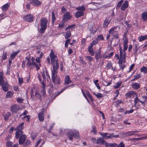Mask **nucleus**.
<instances>
[{
    "label": "nucleus",
    "mask_w": 147,
    "mask_h": 147,
    "mask_svg": "<svg viewBox=\"0 0 147 147\" xmlns=\"http://www.w3.org/2000/svg\"><path fill=\"white\" fill-rule=\"evenodd\" d=\"M59 68L53 69L51 71V78L54 86L56 87L57 85L60 84L61 82V78L57 76V71Z\"/></svg>",
    "instance_id": "nucleus-1"
},
{
    "label": "nucleus",
    "mask_w": 147,
    "mask_h": 147,
    "mask_svg": "<svg viewBox=\"0 0 147 147\" xmlns=\"http://www.w3.org/2000/svg\"><path fill=\"white\" fill-rule=\"evenodd\" d=\"M49 55L53 69L59 68V63L58 57L55 54L53 50H52Z\"/></svg>",
    "instance_id": "nucleus-2"
},
{
    "label": "nucleus",
    "mask_w": 147,
    "mask_h": 147,
    "mask_svg": "<svg viewBox=\"0 0 147 147\" xmlns=\"http://www.w3.org/2000/svg\"><path fill=\"white\" fill-rule=\"evenodd\" d=\"M48 22L47 18L46 17H43L40 19V28L39 30V32L40 33L43 34L45 32L47 27Z\"/></svg>",
    "instance_id": "nucleus-3"
},
{
    "label": "nucleus",
    "mask_w": 147,
    "mask_h": 147,
    "mask_svg": "<svg viewBox=\"0 0 147 147\" xmlns=\"http://www.w3.org/2000/svg\"><path fill=\"white\" fill-rule=\"evenodd\" d=\"M24 123L22 122L18 125L15 129V130L17 131L15 134V137L17 139H18L20 136L23 133L22 130L24 129Z\"/></svg>",
    "instance_id": "nucleus-4"
},
{
    "label": "nucleus",
    "mask_w": 147,
    "mask_h": 147,
    "mask_svg": "<svg viewBox=\"0 0 147 147\" xmlns=\"http://www.w3.org/2000/svg\"><path fill=\"white\" fill-rule=\"evenodd\" d=\"M67 136L70 140L72 141L73 138H76L79 136V132L76 130L69 131L67 133Z\"/></svg>",
    "instance_id": "nucleus-5"
},
{
    "label": "nucleus",
    "mask_w": 147,
    "mask_h": 147,
    "mask_svg": "<svg viewBox=\"0 0 147 147\" xmlns=\"http://www.w3.org/2000/svg\"><path fill=\"white\" fill-rule=\"evenodd\" d=\"M99 134L101 136H103L104 138L105 139L107 140L110 139H112L113 137L117 138L119 137L118 135L113 136L114 133L110 134L108 133H102L100 132Z\"/></svg>",
    "instance_id": "nucleus-6"
},
{
    "label": "nucleus",
    "mask_w": 147,
    "mask_h": 147,
    "mask_svg": "<svg viewBox=\"0 0 147 147\" xmlns=\"http://www.w3.org/2000/svg\"><path fill=\"white\" fill-rule=\"evenodd\" d=\"M117 28L116 26H114L111 28L109 31V33L111 36L118 39L119 38V34L118 31L115 30Z\"/></svg>",
    "instance_id": "nucleus-7"
},
{
    "label": "nucleus",
    "mask_w": 147,
    "mask_h": 147,
    "mask_svg": "<svg viewBox=\"0 0 147 147\" xmlns=\"http://www.w3.org/2000/svg\"><path fill=\"white\" fill-rule=\"evenodd\" d=\"M119 52H120V58L119 59V61H118V63L119 65L123 64V60H125V56L124 54H123V51L122 48L120 45H119Z\"/></svg>",
    "instance_id": "nucleus-8"
},
{
    "label": "nucleus",
    "mask_w": 147,
    "mask_h": 147,
    "mask_svg": "<svg viewBox=\"0 0 147 147\" xmlns=\"http://www.w3.org/2000/svg\"><path fill=\"white\" fill-rule=\"evenodd\" d=\"M23 19L27 22H31L33 21L34 17L32 14H29L24 16Z\"/></svg>",
    "instance_id": "nucleus-9"
},
{
    "label": "nucleus",
    "mask_w": 147,
    "mask_h": 147,
    "mask_svg": "<svg viewBox=\"0 0 147 147\" xmlns=\"http://www.w3.org/2000/svg\"><path fill=\"white\" fill-rule=\"evenodd\" d=\"M27 136L24 134H22L19 137L18 143L20 145H22L27 138Z\"/></svg>",
    "instance_id": "nucleus-10"
},
{
    "label": "nucleus",
    "mask_w": 147,
    "mask_h": 147,
    "mask_svg": "<svg viewBox=\"0 0 147 147\" xmlns=\"http://www.w3.org/2000/svg\"><path fill=\"white\" fill-rule=\"evenodd\" d=\"M72 17L69 12H65L63 15L62 21L67 22Z\"/></svg>",
    "instance_id": "nucleus-11"
},
{
    "label": "nucleus",
    "mask_w": 147,
    "mask_h": 147,
    "mask_svg": "<svg viewBox=\"0 0 147 147\" xmlns=\"http://www.w3.org/2000/svg\"><path fill=\"white\" fill-rule=\"evenodd\" d=\"M19 106L16 104L12 105L10 107L11 111L12 113H16L19 110Z\"/></svg>",
    "instance_id": "nucleus-12"
},
{
    "label": "nucleus",
    "mask_w": 147,
    "mask_h": 147,
    "mask_svg": "<svg viewBox=\"0 0 147 147\" xmlns=\"http://www.w3.org/2000/svg\"><path fill=\"white\" fill-rule=\"evenodd\" d=\"M29 3L34 6L37 7L41 5V2L38 0H30Z\"/></svg>",
    "instance_id": "nucleus-13"
},
{
    "label": "nucleus",
    "mask_w": 147,
    "mask_h": 147,
    "mask_svg": "<svg viewBox=\"0 0 147 147\" xmlns=\"http://www.w3.org/2000/svg\"><path fill=\"white\" fill-rule=\"evenodd\" d=\"M1 86L2 89L4 92L8 91L9 87V85L7 82H5V83L3 84L2 85H1Z\"/></svg>",
    "instance_id": "nucleus-14"
},
{
    "label": "nucleus",
    "mask_w": 147,
    "mask_h": 147,
    "mask_svg": "<svg viewBox=\"0 0 147 147\" xmlns=\"http://www.w3.org/2000/svg\"><path fill=\"white\" fill-rule=\"evenodd\" d=\"M95 56L96 61H98L99 59L102 58L100 49H99L98 51L95 53Z\"/></svg>",
    "instance_id": "nucleus-15"
},
{
    "label": "nucleus",
    "mask_w": 147,
    "mask_h": 147,
    "mask_svg": "<svg viewBox=\"0 0 147 147\" xmlns=\"http://www.w3.org/2000/svg\"><path fill=\"white\" fill-rule=\"evenodd\" d=\"M71 82L69 76L68 75H66L65 78L64 84L65 85H67L71 83Z\"/></svg>",
    "instance_id": "nucleus-16"
},
{
    "label": "nucleus",
    "mask_w": 147,
    "mask_h": 147,
    "mask_svg": "<svg viewBox=\"0 0 147 147\" xmlns=\"http://www.w3.org/2000/svg\"><path fill=\"white\" fill-rule=\"evenodd\" d=\"M102 137H100L97 138V144H100L101 145H104L106 141L105 140V138H104L103 136H102Z\"/></svg>",
    "instance_id": "nucleus-17"
},
{
    "label": "nucleus",
    "mask_w": 147,
    "mask_h": 147,
    "mask_svg": "<svg viewBox=\"0 0 147 147\" xmlns=\"http://www.w3.org/2000/svg\"><path fill=\"white\" fill-rule=\"evenodd\" d=\"M109 17H106L104 22H103V27L105 28H106L108 27V25L110 23L111 20H109Z\"/></svg>",
    "instance_id": "nucleus-18"
},
{
    "label": "nucleus",
    "mask_w": 147,
    "mask_h": 147,
    "mask_svg": "<svg viewBox=\"0 0 147 147\" xmlns=\"http://www.w3.org/2000/svg\"><path fill=\"white\" fill-rule=\"evenodd\" d=\"M136 94V93L134 91H131L126 94V98H128L131 97L132 96H134Z\"/></svg>",
    "instance_id": "nucleus-19"
},
{
    "label": "nucleus",
    "mask_w": 147,
    "mask_h": 147,
    "mask_svg": "<svg viewBox=\"0 0 147 147\" xmlns=\"http://www.w3.org/2000/svg\"><path fill=\"white\" fill-rule=\"evenodd\" d=\"M129 6V3L127 1H125L121 7V9L122 11H124Z\"/></svg>",
    "instance_id": "nucleus-20"
},
{
    "label": "nucleus",
    "mask_w": 147,
    "mask_h": 147,
    "mask_svg": "<svg viewBox=\"0 0 147 147\" xmlns=\"http://www.w3.org/2000/svg\"><path fill=\"white\" fill-rule=\"evenodd\" d=\"M93 46L90 45L87 48L88 51L92 56H94V52L93 51Z\"/></svg>",
    "instance_id": "nucleus-21"
},
{
    "label": "nucleus",
    "mask_w": 147,
    "mask_h": 147,
    "mask_svg": "<svg viewBox=\"0 0 147 147\" xmlns=\"http://www.w3.org/2000/svg\"><path fill=\"white\" fill-rule=\"evenodd\" d=\"M38 117L40 122L43 121L44 119V113L42 112L39 113L38 114Z\"/></svg>",
    "instance_id": "nucleus-22"
},
{
    "label": "nucleus",
    "mask_w": 147,
    "mask_h": 147,
    "mask_svg": "<svg viewBox=\"0 0 147 147\" xmlns=\"http://www.w3.org/2000/svg\"><path fill=\"white\" fill-rule=\"evenodd\" d=\"M84 12L83 11H77L75 13V16L77 18L84 16Z\"/></svg>",
    "instance_id": "nucleus-23"
},
{
    "label": "nucleus",
    "mask_w": 147,
    "mask_h": 147,
    "mask_svg": "<svg viewBox=\"0 0 147 147\" xmlns=\"http://www.w3.org/2000/svg\"><path fill=\"white\" fill-rule=\"evenodd\" d=\"M3 72H0V86L2 85L3 84L5 83L4 82V80L3 77Z\"/></svg>",
    "instance_id": "nucleus-24"
},
{
    "label": "nucleus",
    "mask_w": 147,
    "mask_h": 147,
    "mask_svg": "<svg viewBox=\"0 0 147 147\" xmlns=\"http://www.w3.org/2000/svg\"><path fill=\"white\" fill-rule=\"evenodd\" d=\"M20 52V50H18L16 52H12L10 55V57L11 60L14 59L16 56L17 55L18 53Z\"/></svg>",
    "instance_id": "nucleus-25"
},
{
    "label": "nucleus",
    "mask_w": 147,
    "mask_h": 147,
    "mask_svg": "<svg viewBox=\"0 0 147 147\" xmlns=\"http://www.w3.org/2000/svg\"><path fill=\"white\" fill-rule=\"evenodd\" d=\"M132 87L135 89H138L140 88V84L137 82H135L131 84Z\"/></svg>",
    "instance_id": "nucleus-26"
},
{
    "label": "nucleus",
    "mask_w": 147,
    "mask_h": 147,
    "mask_svg": "<svg viewBox=\"0 0 147 147\" xmlns=\"http://www.w3.org/2000/svg\"><path fill=\"white\" fill-rule=\"evenodd\" d=\"M31 142L29 140H27L22 144V146L23 147H28L30 145Z\"/></svg>",
    "instance_id": "nucleus-27"
},
{
    "label": "nucleus",
    "mask_w": 147,
    "mask_h": 147,
    "mask_svg": "<svg viewBox=\"0 0 147 147\" xmlns=\"http://www.w3.org/2000/svg\"><path fill=\"white\" fill-rule=\"evenodd\" d=\"M142 18L144 21L145 22L147 20V11L143 12L141 15Z\"/></svg>",
    "instance_id": "nucleus-28"
},
{
    "label": "nucleus",
    "mask_w": 147,
    "mask_h": 147,
    "mask_svg": "<svg viewBox=\"0 0 147 147\" xmlns=\"http://www.w3.org/2000/svg\"><path fill=\"white\" fill-rule=\"evenodd\" d=\"M76 25L73 24L70 26H68L65 28V30H70L71 31H72L75 28Z\"/></svg>",
    "instance_id": "nucleus-29"
},
{
    "label": "nucleus",
    "mask_w": 147,
    "mask_h": 147,
    "mask_svg": "<svg viewBox=\"0 0 147 147\" xmlns=\"http://www.w3.org/2000/svg\"><path fill=\"white\" fill-rule=\"evenodd\" d=\"M35 95L36 97L39 99L40 102H41L42 99V96L40 94L38 91H36L35 92Z\"/></svg>",
    "instance_id": "nucleus-30"
},
{
    "label": "nucleus",
    "mask_w": 147,
    "mask_h": 147,
    "mask_svg": "<svg viewBox=\"0 0 147 147\" xmlns=\"http://www.w3.org/2000/svg\"><path fill=\"white\" fill-rule=\"evenodd\" d=\"M138 39L140 42H141L146 39H147V35L139 36L138 37Z\"/></svg>",
    "instance_id": "nucleus-31"
},
{
    "label": "nucleus",
    "mask_w": 147,
    "mask_h": 147,
    "mask_svg": "<svg viewBox=\"0 0 147 147\" xmlns=\"http://www.w3.org/2000/svg\"><path fill=\"white\" fill-rule=\"evenodd\" d=\"M76 9L80 11L84 12L86 10V8L84 5H82L81 6H79L76 8Z\"/></svg>",
    "instance_id": "nucleus-32"
},
{
    "label": "nucleus",
    "mask_w": 147,
    "mask_h": 147,
    "mask_svg": "<svg viewBox=\"0 0 147 147\" xmlns=\"http://www.w3.org/2000/svg\"><path fill=\"white\" fill-rule=\"evenodd\" d=\"M1 58L0 59L1 61H3V60H5L7 59V53L6 52H3L2 56L1 57Z\"/></svg>",
    "instance_id": "nucleus-33"
},
{
    "label": "nucleus",
    "mask_w": 147,
    "mask_h": 147,
    "mask_svg": "<svg viewBox=\"0 0 147 147\" xmlns=\"http://www.w3.org/2000/svg\"><path fill=\"white\" fill-rule=\"evenodd\" d=\"M41 93L42 95V98L45 99V97L46 96V90L45 88L44 87L43 88H42L41 90Z\"/></svg>",
    "instance_id": "nucleus-34"
},
{
    "label": "nucleus",
    "mask_w": 147,
    "mask_h": 147,
    "mask_svg": "<svg viewBox=\"0 0 147 147\" xmlns=\"http://www.w3.org/2000/svg\"><path fill=\"white\" fill-rule=\"evenodd\" d=\"M5 97L7 98H11L13 95V93L11 91H8L7 92Z\"/></svg>",
    "instance_id": "nucleus-35"
},
{
    "label": "nucleus",
    "mask_w": 147,
    "mask_h": 147,
    "mask_svg": "<svg viewBox=\"0 0 147 147\" xmlns=\"http://www.w3.org/2000/svg\"><path fill=\"white\" fill-rule=\"evenodd\" d=\"M122 83V82L121 81H119L117 82L115 85L114 86V88L115 89H117L121 85Z\"/></svg>",
    "instance_id": "nucleus-36"
},
{
    "label": "nucleus",
    "mask_w": 147,
    "mask_h": 147,
    "mask_svg": "<svg viewBox=\"0 0 147 147\" xmlns=\"http://www.w3.org/2000/svg\"><path fill=\"white\" fill-rule=\"evenodd\" d=\"M138 50V46L137 45H135V47H134L133 49V51L134 53L135 56H136L137 54V52Z\"/></svg>",
    "instance_id": "nucleus-37"
},
{
    "label": "nucleus",
    "mask_w": 147,
    "mask_h": 147,
    "mask_svg": "<svg viewBox=\"0 0 147 147\" xmlns=\"http://www.w3.org/2000/svg\"><path fill=\"white\" fill-rule=\"evenodd\" d=\"M112 66L113 64L109 62L107 63L106 67L107 68V70L111 68L112 70H113V68Z\"/></svg>",
    "instance_id": "nucleus-38"
},
{
    "label": "nucleus",
    "mask_w": 147,
    "mask_h": 147,
    "mask_svg": "<svg viewBox=\"0 0 147 147\" xmlns=\"http://www.w3.org/2000/svg\"><path fill=\"white\" fill-rule=\"evenodd\" d=\"M36 65L35 64V62H32L30 60L28 61L26 64V66L28 67H29L31 66H33L34 65Z\"/></svg>",
    "instance_id": "nucleus-39"
},
{
    "label": "nucleus",
    "mask_w": 147,
    "mask_h": 147,
    "mask_svg": "<svg viewBox=\"0 0 147 147\" xmlns=\"http://www.w3.org/2000/svg\"><path fill=\"white\" fill-rule=\"evenodd\" d=\"M56 20V17L54 13V11H53L52 13V23L53 24H54Z\"/></svg>",
    "instance_id": "nucleus-40"
},
{
    "label": "nucleus",
    "mask_w": 147,
    "mask_h": 147,
    "mask_svg": "<svg viewBox=\"0 0 147 147\" xmlns=\"http://www.w3.org/2000/svg\"><path fill=\"white\" fill-rule=\"evenodd\" d=\"M96 39L97 40L98 42L99 41L104 40V38L102 34H100L97 36Z\"/></svg>",
    "instance_id": "nucleus-41"
},
{
    "label": "nucleus",
    "mask_w": 147,
    "mask_h": 147,
    "mask_svg": "<svg viewBox=\"0 0 147 147\" xmlns=\"http://www.w3.org/2000/svg\"><path fill=\"white\" fill-rule=\"evenodd\" d=\"M138 131H128L126 133V134L127 136H131L132 135H135V133L136 132H137Z\"/></svg>",
    "instance_id": "nucleus-42"
},
{
    "label": "nucleus",
    "mask_w": 147,
    "mask_h": 147,
    "mask_svg": "<svg viewBox=\"0 0 147 147\" xmlns=\"http://www.w3.org/2000/svg\"><path fill=\"white\" fill-rule=\"evenodd\" d=\"M140 100L137 97L134 98V102L135 106H139V105L138 102H140Z\"/></svg>",
    "instance_id": "nucleus-43"
},
{
    "label": "nucleus",
    "mask_w": 147,
    "mask_h": 147,
    "mask_svg": "<svg viewBox=\"0 0 147 147\" xmlns=\"http://www.w3.org/2000/svg\"><path fill=\"white\" fill-rule=\"evenodd\" d=\"M71 35V33L70 31H67L65 35V39H67L69 38Z\"/></svg>",
    "instance_id": "nucleus-44"
},
{
    "label": "nucleus",
    "mask_w": 147,
    "mask_h": 147,
    "mask_svg": "<svg viewBox=\"0 0 147 147\" xmlns=\"http://www.w3.org/2000/svg\"><path fill=\"white\" fill-rule=\"evenodd\" d=\"M11 116L10 113L9 112H7L6 114L4 116V119L5 121H7L9 117Z\"/></svg>",
    "instance_id": "nucleus-45"
},
{
    "label": "nucleus",
    "mask_w": 147,
    "mask_h": 147,
    "mask_svg": "<svg viewBox=\"0 0 147 147\" xmlns=\"http://www.w3.org/2000/svg\"><path fill=\"white\" fill-rule=\"evenodd\" d=\"M25 119H26V121H28L29 122L30 119V116L29 115H27L24 116L23 117H22V119L24 121L25 120Z\"/></svg>",
    "instance_id": "nucleus-46"
},
{
    "label": "nucleus",
    "mask_w": 147,
    "mask_h": 147,
    "mask_svg": "<svg viewBox=\"0 0 147 147\" xmlns=\"http://www.w3.org/2000/svg\"><path fill=\"white\" fill-rule=\"evenodd\" d=\"M92 93L96 96L97 98H101L103 96L102 94L100 92L98 93L97 94L95 93L94 92H93Z\"/></svg>",
    "instance_id": "nucleus-47"
},
{
    "label": "nucleus",
    "mask_w": 147,
    "mask_h": 147,
    "mask_svg": "<svg viewBox=\"0 0 147 147\" xmlns=\"http://www.w3.org/2000/svg\"><path fill=\"white\" fill-rule=\"evenodd\" d=\"M113 103L115 104V107H118L119 105L121 103H123V102L121 100H117L116 101L113 102Z\"/></svg>",
    "instance_id": "nucleus-48"
},
{
    "label": "nucleus",
    "mask_w": 147,
    "mask_h": 147,
    "mask_svg": "<svg viewBox=\"0 0 147 147\" xmlns=\"http://www.w3.org/2000/svg\"><path fill=\"white\" fill-rule=\"evenodd\" d=\"M140 71L141 72H143L144 74L147 73V67L144 66H143L140 69Z\"/></svg>",
    "instance_id": "nucleus-49"
},
{
    "label": "nucleus",
    "mask_w": 147,
    "mask_h": 147,
    "mask_svg": "<svg viewBox=\"0 0 147 147\" xmlns=\"http://www.w3.org/2000/svg\"><path fill=\"white\" fill-rule=\"evenodd\" d=\"M37 133L36 132H32L31 134V137L32 139L34 140L36 138Z\"/></svg>",
    "instance_id": "nucleus-50"
},
{
    "label": "nucleus",
    "mask_w": 147,
    "mask_h": 147,
    "mask_svg": "<svg viewBox=\"0 0 147 147\" xmlns=\"http://www.w3.org/2000/svg\"><path fill=\"white\" fill-rule=\"evenodd\" d=\"M13 143L11 141L8 140L6 142V147H12Z\"/></svg>",
    "instance_id": "nucleus-51"
},
{
    "label": "nucleus",
    "mask_w": 147,
    "mask_h": 147,
    "mask_svg": "<svg viewBox=\"0 0 147 147\" xmlns=\"http://www.w3.org/2000/svg\"><path fill=\"white\" fill-rule=\"evenodd\" d=\"M65 22L62 21L59 24L58 27L59 28H62L64 27Z\"/></svg>",
    "instance_id": "nucleus-52"
},
{
    "label": "nucleus",
    "mask_w": 147,
    "mask_h": 147,
    "mask_svg": "<svg viewBox=\"0 0 147 147\" xmlns=\"http://www.w3.org/2000/svg\"><path fill=\"white\" fill-rule=\"evenodd\" d=\"M92 130H91V132L93 133L94 134H95L97 133V130H96V127L94 125L92 126Z\"/></svg>",
    "instance_id": "nucleus-53"
},
{
    "label": "nucleus",
    "mask_w": 147,
    "mask_h": 147,
    "mask_svg": "<svg viewBox=\"0 0 147 147\" xmlns=\"http://www.w3.org/2000/svg\"><path fill=\"white\" fill-rule=\"evenodd\" d=\"M8 7L9 6L8 4L6 3L3 5L2 9L3 11H6L7 10Z\"/></svg>",
    "instance_id": "nucleus-54"
},
{
    "label": "nucleus",
    "mask_w": 147,
    "mask_h": 147,
    "mask_svg": "<svg viewBox=\"0 0 147 147\" xmlns=\"http://www.w3.org/2000/svg\"><path fill=\"white\" fill-rule=\"evenodd\" d=\"M55 125L54 123H52L51 125L50 126L49 129L47 131L49 133H51V131L52 129L53 128Z\"/></svg>",
    "instance_id": "nucleus-55"
},
{
    "label": "nucleus",
    "mask_w": 147,
    "mask_h": 147,
    "mask_svg": "<svg viewBox=\"0 0 147 147\" xmlns=\"http://www.w3.org/2000/svg\"><path fill=\"white\" fill-rule=\"evenodd\" d=\"M124 45V47H123V54H124V55H125V56L126 55V52H125V51L127 50V48H128V45Z\"/></svg>",
    "instance_id": "nucleus-56"
},
{
    "label": "nucleus",
    "mask_w": 147,
    "mask_h": 147,
    "mask_svg": "<svg viewBox=\"0 0 147 147\" xmlns=\"http://www.w3.org/2000/svg\"><path fill=\"white\" fill-rule=\"evenodd\" d=\"M98 41L96 39L94 40L91 42L90 45L93 47L94 45H96L98 42Z\"/></svg>",
    "instance_id": "nucleus-57"
},
{
    "label": "nucleus",
    "mask_w": 147,
    "mask_h": 147,
    "mask_svg": "<svg viewBox=\"0 0 147 147\" xmlns=\"http://www.w3.org/2000/svg\"><path fill=\"white\" fill-rule=\"evenodd\" d=\"M123 45H128V39L127 38H123Z\"/></svg>",
    "instance_id": "nucleus-58"
},
{
    "label": "nucleus",
    "mask_w": 147,
    "mask_h": 147,
    "mask_svg": "<svg viewBox=\"0 0 147 147\" xmlns=\"http://www.w3.org/2000/svg\"><path fill=\"white\" fill-rule=\"evenodd\" d=\"M141 77V76L140 74H138L136 75H134L133 76V78H134V80H137L140 78Z\"/></svg>",
    "instance_id": "nucleus-59"
},
{
    "label": "nucleus",
    "mask_w": 147,
    "mask_h": 147,
    "mask_svg": "<svg viewBox=\"0 0 147 147\" xmlns=\"http://www.w3.org/2000/svg\"><path fill=\"white\" fill-rule=\"evenodd\" d=\"M23 82V79L22 78H18V83L20 85H21Z\"/></svg>",
    "instance_id": "nucleus-60"
},
{
    "label": "nucleus",
    "mask_w": 147,
    "mask_h": 147,
    "mask_svg": "<svg viewBox=\"0 0 147 147\" xmlns=\"http://www.w3.org/2000/svg\"><path fill=\"white\" fill-rule=\"evenodd\" d=\"M134 110L133 109H131L130 110H126L124 112V115H125L127 113H131L133 112Z\"/></svg>",
    "instance_id": "nucleus-61"
},
{
    "label": "nucleus",
    "mask_w": 147,
    "mask_h": 147,
    "mask_svg": "<svg viewBox=\"0 0 147 147\" xmlns=\"http://www.w3.org/2000/svg\"><path fill=\"white\" fill-rule=\"evenodd\" d=\"M85 57L87 60H88L90 62H91L92 61V57L90 56H85Z\"/></svg>",
    "instance_id": "nucleus-62"
},
{
    "label": "nucleus",
    "mask_w": 147,
    "mask_h": 147,
    "mask_svg": "<svg viewBox=\"0 0 147 147\" xmlns=\"http://www.w3.org/2000/svg\"><path fill=\"white\" fill-rule=\"evenodd\" d=\"M123 0H121L120 1L118 2L117 5V7L119 8L120 7L123 3Z\"/></svg>",
    "instance_id": "nucleus-63"
},
{
    "label": "nucleus",
    "mask_w": 147,
    "mask_h": 147,
    "mask_svg": "<svg viewBox=\"0 0 147 147\" xmlns=\"http://www.w3.org/2000/svg\"><path fill=\"white\" fill-rule=\"evenodd\" d=\"M104 145H105V147H111V143H108L106 141Z\"/></svg>",
    "instance_id": "nucleus-64"
}]
</instances>
